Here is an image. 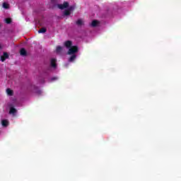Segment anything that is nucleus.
Returning a JSON list of instances; mask_svg holds the SVG:
<instances>
[{
    "mask_svg": "<svg viewBox=\"0 0 181 181\" xmlns=\"http://www.w3.org/2000/svg\"><path fill=\"white\" fill-rule=\"evenodd\" d=\"M78 47L72 46L69 49L67 54H76V53H78Z\"/></svg>",
    "mask_w": 181,
    "mask_h": 181,
    "instance_id": "f257e3e1",
    "label": "nucleus"
},
{
    "mask_svg": "<svg viewBox=\"0 0 181 181\" xmlns=\"http://www.w3.org/2000/svg\"><path fill=\"white\" fill-rule=\"evenodd\" d=\"M59 9H65V8H69V2L64 1L63 4H57Z\"/></svg>",
    "mask_w": 181,
    "mask_h": 181,
    "instance_id": "f03ea898",
    "label": "nucleus"
},
{
    "mask_svg": "<svg viewBox=\"0 0 181 181\" xmlns=\"http://www.w3.org/2000/svg\"><path fill=\"white\" fill-rule=\"evenodd\" d=\"M64 45L67 49H70L71 47H73V42H71V40L65 41L64 43Z\"/></svg>",
    "mask_w": 181,
    "mask_h": 181,
    "instance_id": "7ed1b4c3",
    "label": "nucleus"
},
{
    "mask_svg": "<svg viewBox=\"0 0 181 181\" xmlns=\"http://www.w3.org/2000/svg\"><path fill=\"white\" fill-rule=\"evenodd\" d=\"M6 59H9V54H8V52H4L3 55L1 57V61L5 62Z\"/></svg>",
    "mask_w": 181,
    "mask_h": 181,
    "instance_id": "20e7f679",
    "label": "nucleus"
},
{
    "mask_svg": "<svg viewBox=\"0 0 181 181\" xmlns=\"http://www.w3.org/2000/svg\"><path fill=\"white\" fill-rule=\"evenodd\" d=\"M55 52H56L57 54H62V52H63V47L57 46Z\"/></svg>",
    "mask_w": 181,
    "mask_h": 181,
    "instance_id": "39448f33",
    "label": "nucleus"
},
{
    "mask_svg": "<svg viewBox=\"0 0 181 181\" xmlns=\"http://www.w3.org/2000/svg\"><path fill=\"white\" fill-rule=\"evenodd\" d=\"M56 59H51V62H50V64H51V67H53L54 69H56V67H57V64H56Z\"/></svg>",
    "mask_w": 181,
    "mask_h": 181,
    "instance_id": "423d86ee",
    "label": "nucleus"
},
{
    "mask_svg": "<svg viewBox=\"0 0 181 181\" xmlns=\"http://www.w3.org/2000/svg\"><path fill=\"white\" fill-rule=\"evenodd\" d=\"M16 112H18V110L15 107H10L9 114H12L13 115H15Z\"/></svg>",
    "mask_w": 181,
    "mask_h": 181,
    "instance_id": "0eeeda50",
    "label": "nucleus"
},
{
    "mask_svg": "<svg viewBox=\"0 0 181 181\" xmlns=\"http://www.w3.org/2000/svg\"><path fill=\"white\" fill-rule=\"evenodd\" d=\"M20 54L21 56H26L28 54V52H26V49H25V48H21L20 50Z\"/></svg>",
    "mask_w": 181,
    "mask_h": 181,
    "instance_id": "6e6552de",
    "label": "nucleus"
},
{
    "mask_svg": "<svg viewBox=\"0 0 181 181\" xmlns=\"http://www.w3.org/2000/svg\"><path fill=\"white\" fill-rule=\"evenodd\" d=\"M77 26H83V25H84V21H83L82 19H78V21H76V22Z\"/></svg>",
    "mask_w": 181,
    "mask_h": 181,
    "instance_id": "1a4fd4ad",
    "label": "nucleus"
},
{
    "mask_svg": "<svg viewBox=\"0 0 181 181\" xmlns=\"http://www.w3.org/2000/svg\"><path fill=\"white\" fill-rule=\"evenodd\" d=\"M71 57L69 59V62H73L74 60H76V59L77 58V55L76 54H69Z\"/></svg>",
    "mask_w": 181,
    "mask_h": 181,
    "instance_id": "9d476101",
    "label": "nucleus"
},
{
    "mask_svg": "<svg viewBox=\"0 0 181 181\" xmlns=\"http://www.w3.org/2000/svg\"><path fill=\"white\" fill-rule=\"evenodd\" d=\"M1 125L3 127H8L9 125V122L8 120H6V119H3L1 121Z\"/></svg>",
    "mask_w": 181,
    "mask_h": 181,
    "instance_id": "9b49d317",
    "label": "nucleus"
},
{
    "mask_svg": "<svg viewBox=\"0 0 181 181\" xmlns=\"http://www.w3.org/2000/svg\"><path fill=\"white\" fill-rule=\"evenodd\" d=\"M6 93H7L8 95H10V96L13 95V90H12V89H11V88H7Z\"/></svg>",
    "mask_w": 181,
    "mask_h": 181,
    "instance_id": "f8f14e48",
    "label": "nucleus"
},
{
    "mask_svg": "<svg viewBox=\"0 0 181 181\" xmlns=\"http://www.w3.org/2000/svg\"><path fill=\"white\" fill-rule=\"evenodd\" d=\"M47 29L46 28H42L38 30V33H46Z\"/></svg>",
    "mask_w": 181,
    "mask_h": 181,
    "instance_id": "ddd939ff",
    "label": "nucleus"
},
{
    "mask_svg": "<svg viewBox=\"0 0 181 181\" xmlns=\"http://www.w3.org/2000/svg\"><path fill=\"white\" fill-rule=\"evenodd\" d=\"M97 25H98V21L93 20L91 23V26H93V28H95Z\"/></svg>",
    "mask_w": 181,
    "mask_h": 181,
    "instance_id": "4468645a",
    "label": "nucleus"
},
{
    "mask_svg": "<svg viewBox=\"0 0 181 181\" xmlns=\"http://www.w3.org/2000/svg\"><path fill=\"white\" fill-rule=\"evenodd\" d=\"M5 22L7 23V25H9L12 23V18H7L5 19Z\"/></svg>",
    "mask_w": 181,
    "mask_h": 181,
    "instance_id": "2eb2a0df",
    "label": "nucleus"
},
{
    "mask_svg": "<svg viewBox=\"0 0 181 181\" xmlns=\"http://www.w3.org/2000/svg\"><path fill=\"white\" fill-rule=\"evenodd\" d=\"M71 13V11H70V10H65L64 12V15L65 16H70Z\"/></svg>",
    "mask_w": 181,
    "mask_h": 181,
    "instance_id": "dca6fc26",
    "label": "nucleus"
},
{
    "mask_svg": "<svg viewBox=\"0 0 181 181\" xmlns=\"http://www.w3.org/2000/svg\"><path fill=\"white\" fill-rule=\"evenodd\" d=\"M3 8H4V9H9V4L3 3Z\"/></svg>",
    "mask_w": 181,
    "mask_h": 181,
    "instance_id": "f3484780",
    "label": "nucleus"
},
{
    "mask_svg": "<svg viewBox=\"0 0 181 181\" xmlns=\"http://www.w3.org/2000/svg\"><path fill=\"white\" fill-rule=\"evenodd\" d=\"M74 9V6H70L68 10H69L70 12H71V11H73Z\"/></svg>",
    "mask_w": 181,
    "mask_h": 181,
    "instance_id": "a211bd4d",
    "label": "nucleus"
},
{
    "mask_svg": "<svg viewBox=\"0 0 181 181\" xmlns=\"http://www.w3.org/2000/svg\"><path fill=\"white\" fill-rule=\"evenodd\" d=\"M56 80H57V77H56V76L52 77V78H51V81H56Z\"/></svg>",
    "mask_w": 181,
    "mask_h": 181,
    "instance_id": "6ab92c4d",
    "label": "nucleus"
},
{
    "mask_svg": "<svg viewBox=\"0 0 181 181\" xmlns=\"http://www.w3.org/2000/svg\"><path fill=\"white\" fill-rule=\"evenodd\" d=\"M0 49H1V45H0Z\"/></svg>",
    "mask_w": 181,
    "mask_h": 181,
    "instance_id": "aec40b11",
    "label": "nucleus"
}]
</instances>
